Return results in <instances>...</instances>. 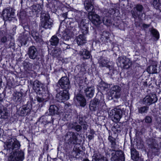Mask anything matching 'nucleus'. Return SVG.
<instances>
[{"instance_id": "obj_38", "label": "nucleus", "mask_w": 161, "mask_h": 161, "mask_svg": "<svg viewBox=\"0 0 161 161\" xmlns=\"http://www.w3.org/2000/svg\"><path fill=\"white\" fill-rule=\"evenodd\" d=\"M61 53V50L59 48L54 49L52 50V53L55 57L58 56Z\"/></svg>"}, {"instance_id": "obj_50", "label": "nucleus", "mask_w": 161, "mask_h": 161, "mask_svg": "<svg viewBox=\"0 0 161 161\" xmlns=\"http://www.w3.org/2000/svg\"><path fill=\"white\" fill-rule=\"evenodd\" d=\"M37 100L39 102H42L43 101V99L39 97H37L36 98Z\"/></svg>"}, {"instance_id": "obj_47", "label": "nucleus", "mask_w": 161, "mask_h": 161, "mask_svg": "<svg viewBox=\"0 0 161 161\" xmlns=\"http://www.w3.org/2000/svg\"><path fill=\"white\" fill-rule=\"evenodd\" d=\"M112 138L113 139V138L111 136V146H115L116 145V140L115 139H114V140H113L112 139Z\"/></svg>"}, {"instance_id": "obj_21", "label": "nucleus", "mask_w": 161, "mask_h": 161, "mask_svg": "<svg viewBox=\"0 0 161 161\" xmlns=\"http://www.w3.org/2000/svg\"><path fill=\"white\" fill-rule=\"evenodd\" d=\"M130 155L131 159L134 161H137L140 158L139 152L134 148L130 149Z\"/></svg>"}, {"instance_id": "obj_13", "label": "nucleus", "mask_w": 161, "mask_h": 161, "mask_svg": "<svg viewBox=\"0 0 161 161\" xmlns=\"http://www.w3.org/2000/svg\"><path fill=\"white\" fill-rule=\"evenodd\" d=\"M63 112V110L61 108L55 105H52L50 106L49 109L50 115H59Z\"/></svg>"}, {"instance_id": "obj_2", "label": "nucleus", "mask_w": 161, "mask_h": 161, "mask_svg": "<svg viewBox=\"0 0 161 161\" xmlns=\"http://www.w3.org/2000/svg\"><path fill=\"white\" fill-rule=\"evenodd\" d=\"M124 112V109L122 110L121 109L115 108L114 109L111 110V114L113 115L114 113V119H111V120L114 122V125L111 127V130L114 132V134H117V135L120 132L121 130V125L120 123L118 122Z\"/></svg>"}, {"instance_id": "obj_24", "label": "nucleus", "mask_w": 161, "mask_h": 161, "mask_svg": "<svg viewBox=\"0 0 161 161\" xmlns=\"http://www.w3.org/2000/svg\"><path fill=\"white\" fill-rule=\"evenodd\" d=\"M94 88L93 86L87 87L85 90L86 97L89 98H92L94 95Z\"/></svg>"}, {"instance_id": "obj_27", "label": "nucleus", "mask_w": 161, "mask_h": 161, "mask_svg": "<svg viewBox=\"0 0 161 161\" xmlns=\"http://www.w3.org/2000/svg\"><path fill=\"white\" fill-rule=\"evenodd\" d=\"M110 60L107 58H101L99 61L100 65L102 67L106 66L108 68H109L110 66L108 65V64Z\"/></svg>"}, {"instance_id": "obj_17", "label": "nucleus", "mask_w": 161, "mask_h": 161, "mask_svg": "<svg viewBox=\"0 0 161 161\" xmlns=\"http://www.w3.org/2000/svg\"><path fill=\"white\" fill-rule=\"evenodd\" d=\"M28 54L30 58L34 59L36 58L38 53L35 47L31 46L28 48Z\"/></svg>"}, {"instance_id": "obj_15", "label": "nucleus", "mask_w": 161, "mask_h": 161, "mask_svg": "<svg viewBox=\"0 0 161 161\" xmlns=\"http://www.w3.org/2000/svg\"><path fill=\"white\" fill-rule=\"evenodd\" d=\"M61 87L65 90L69 88V79L66 77H62L58 81Z\"/></svg>"}, {"instance_id": "obj_32", "label": "nucleus", "mask_w": 161, "mask_h": 161, "mask_svg": "<svg viewBox=\"0 0 161 161\" xmlns=\"http://www.w3.org/2000/svg\"><path fill=\"white\" fill-rule=\"evenodd\" d=\"M151 34L153 37L156 40H158L159 38V33L158 31L155 29L152 28L150 30Z\"/></svg>"}, {"instance_id": "obj_48", "label": "nucleus", "mask_w": 161, "mask_h": 161, "mask_svg": "<svg viewBox=\"0 0 161 161\" xmlns=\"http://www.w3.org/2000/svg\"><path fill=\"white\" fill-rule=\"evenodd\" d=\"M7 40V38L6 36H4L1 38V41L2 42L4 43L6 42Z\"/></svg>"}, {"instance_id": "obj_19", "label": "nucleus", "mask_w": 161, "mask_h": 161, "mask_svg": "<svg viewBox=\"0 0 161 161\" xmlns=\"http://www.w3.org/2000/svg\"><path fill=\"white\" fill-rule=\"evenodd\" d=\"M31 110V109L28 106L25 105L19 108V114L21 116H25L29 113Z\"/></svg>"}, {"instance_id": "obj_16", "label": "nucleus", "mask_w": 161, "mask_h": 161, "mask_svg": "<svg viewBox=\"0 0 161 161\" xmlns=\"http://www.w3.org/2000/svg\"><path fill=\"white\" fill-rule=\"evenodd\" d=\"M100 102L99 100L95 97L90 101L89 105L90 109L92 111H95L99 108Z\"/></svg>"}, {"instance_id": "obj_51", "label": "nucleus", "mask_w": 161, "mask_h": 161, "mask_svg": "<svg viewBox=\"0 0 161 161\" xmlns=\"http://www.w3.org/2000/svg\"><path fill=\"white\" fill-rule=\"evenodd\" d=\"M87 137L89 140H91L93 138L94 136L90 134Z\"/></svg>"}, {"instance_id": "obj_5", "label": "nucleus", "mask_w": 161, "mask_h": 161, "mask_svg": "<svg viewBox=\"0 0 161 161\" xmlns=\"http://www.w3.org/2000/svg\"><path fill=\"white\" fill-rule=\"evenodd\" d=\"M24 158V152L18 149L10 153L8 159V161H22Z\"/></svg>"}, {"instance_id": "obj_4", "label": "nucleus", "mask_w": 161, "mask_h": 161, "mask_svg": "<svg viewBox=\"0 0 161 161\" xmlns=\"http://www.w3.org/2000/svg\"><path fill=\"white\" fill-rule=\"evenodd\" d=\"M4 144V151L7 150L8 153L18 150L20 146L19 142L14 138L7 140Z\"/></svg>"}, {"instance_id": "obj_28", "label": "nucleus", "mask_w": 161, "mask_h": 161, "mask_svg": "<svg viewBox=\"0 0 161 161\" xmlns=\"http://www.w3.org/2000/svg\"><path fill=\"white\" fill-rule=\"evenodd\" d=\"M79 54L83 56V59H88L90 57V54L89 52L85 49H81L79 52Z\"/></svg>"}, {"instance_id": "obj_43", "label": "nucleus", "mask_w": 161, "mask_h": 161, "mask_svg": "<svg viewBox=\"0 0 161 161\" xmlns=\"http://www.w3.org/2000/svg\"><path fill=\"white\" fill-rule=\"evenodd\" d=\"M80 125H81V126H82V128L83 130H86L88 128V125L86 122H85L82 123V124H80Z\"/></svg>"}, {"instance_id": "obj_8", "label": "nucleus", "mask_w": 161, "mask_h": 161, "mask_svg": "<svg viewBox=\"0 0 161 161\" xmlns=\"http://www.w3.org/2000/svg\"><path fill=\"white\" fill-rule=\"evenodd\" d=\"M117 63L121 67L124 69H127L130 68L131 64L130 59L126 56L120 57L117 59Z\"/></svg>"}, {"instance_id": "obj_14", "label": "nucleus", "mask_w": 161, "mask_h": 161, "mask_svg": "<svg viewBox=\"0 0 161 161\" xmlns=\"http://www.w3.org/2000/svg\"><path fill=\"white\" fill-rule=\"evenodd\" d=\"M121 87L119 86H114V89L111 90V100L119 98L121 96Z\"/></svg>"}, {"instance_id": "obj_36", "label": "nucleus", "mask_w": 161, "mask_h": 161, "mask_svg": "<svg viewBox=\"0 0 161 161\" xmlns=\"http://www.w3.org/2000/svg\"><path fill=\"white\" fill-rule=\"evenodd\" d=\"M153 4L154 8L157 9L159 10L161 12V3H160L159 0H153Z\"/></svg>"}, {"instance_id": "obj_40", "label": "nucleus", "mask_w": 161, "mask_h": 161, "mask_svg": "<svg viewBox=\"0 0 161 161\" xmlns=\"http://www.w3.org/2000/svg\"><path fill=\"white\" fill-rule=\"evenodd\" d=\"M144 120L145 123H150L152 122V118L151 116H146L145 117Z\"/></svg>"}, {"instance_id": "obj_56", "label": "nucleus", "mask_w": 161, "mask_h": 161, "mask_svg": "<svg viewBox=\"0 0 161 161\" xmlns=\"http://www.w3.org/2000/svg\"><path fill=\"white\" fill-rule=\"evenodd\" d=\"M83 161H89V160L87 158L84 159Z\"/></svg>"}, {"instance_id": "obj_46", "label": "nucleus", "mask_w": 161, "mask_h": 161, "mask_svg": "<svg viewBox=\"0 0 161 161\" xmlns=\"http://www.w3.org/2000/svg\"><path fill=\"white\" fill-rule=\"evenodd\" d=\"M63 36L64 39L65 41H68L71 38V37H69V36H68L67 35H66V34L65 33L64 34Z\"/></svg>"}, {"instance_id": "obj_31", "label": "nucleus", "mask_w": 161, "mask_h": 161, "mask_svg": "<svg viewBox=\"0 0 161 161\" xmlns=\"http://www.w3.org/2000/svg\"><path fill=\"white\" fill-rule=\"evenodd\" d=\"M22 96V93L16 92L13 94V97H12V99L15 102H17L21 100Z\"/></svg>"}, {"instance_id": "obj_45", "label": "nucleus", "mask_w": 161, "mask_h": 161, "mask_svg": "<svg viewBox=\"0 0 161 161\" xmlns=\"http://www.w3.org/2000/svg\"><path fill=\"white\" fill-rule=\"evenodd\" d=\"M146 129L144 127L141 128L139 132V134L140 135H143L146 132Z\"/></svg>"}, {"instance_id": "obj_41", "label": "nucleus", "mask_w": 161, "mask_h": 161, "mask_svg": "<svg viewBox=\"0 0 161 161\" xmlns=\"http://www.w3.org/2000/svg\"><path fill=\"white\" fill-rule=\"evenodd\" d=\"M150 26V24H147L145 23H143L142 25L141 28L142 30L145 31L146 29L148 28Z\"/></svg>"}, {"instance_id": "obj_57", "label": "nucleus", "mask_w": 161, "mask_h": 161, "mask_svg": "<svg viewBox=\"0 0 161 161\" xmlns=\"http://www.w3.org/2000/svg\"><path fill=\"white\" fill-rule=\"evenodd\" d=\"M108 139L109 140V142H111V139L110 138V136H109L108 138Z\"/></svg>"}, {"instance_id": "obj_37", "label": "nucleus", "mask_w": 161, "mask_h": 161, "mask_svg": "<svg viewBox=\"0 0 161 161\" xmlns=\"http://www.w3.org/2000/svg\"><path fill=\"white\" fill-rule=\"evenodd\" d=\"M24 67L25 70L31 71L32 69V64L29 62H25L24 63Z\"/></svg>"}, {"instance_id": "obj_55", "label": "nucleus", "mask_w": 161, "mask_h": 161, "mask_svg": "<svg viewBox=\"0 0 161 161\" xmlns=\"http://www.w3.org/2000/svg\"><path fill=\"white\" fill-rule=\"evenodd\" d=\"M3 113V110L0 107V115H1Z\"/></svg>"}, {"instance_id": "obj_6", "label": "nucleus", "mask_w": 161, "mask_h": 161, "mask_svg": "<svg viewBox=\"0 0 161 161\" xmlns=\"http://www.w3.org/2000/svg\"><path fill=\"white\" fill-rule=\"evenodd\" d=\"M49 16L47 13L42 12L41 16V26L46 29H50L52 26L53 22L49 18Z\"/></svg>"}, {"instance_id": "obj_22", "label": "nucleus", "mask_w": 161, "mask_h": 161, "mask_svg": "<svg viewBox=\"0 0 161 161\" xmlns=\"http://www.w3.org/2000/svg\"><path fill=\"white\" fill-rule=\"evenodd\" d=\"M76 99L81 106L84 107L86 105V100L82 95L80 94L77 95L76 97Z\"/></svg>"}, {"instance_id": "obj_3", "label": "nucleus", "mask_w": 161, "mask_h": 161, "mask_svg": "<svg viewBox=\"0 0 161 161\" xmlns=\"http://www.w3.org/2000/svg\"><path fill=\"white\" fill-rule=\"evenodd\" d=\"M143 9L142 5L138 4L135 5L133 10L131 11L132 16L134 19L135 24L136 26L140 27L141 25V16L142 15Z\"/></svg>"}, {"instance_id": "obj_29", "label": "nucleus", "mask_w": 161, "mask_h": 161, "mask_svg": "<svg viewBox=\"0 0 161 161\" xmlns=\"http://www.w3.org/2000/svg\"><path fill=\"white\" fill-rule=\"evenodd\" d=\"M80 26L83 35H85L88 33V28L87 25L86 23H84L83 20H81L80 22Z\"/></svg>"}, {"instance_id": "obj_7", "label": "nucleus", "mask_w": 161, "mask_h": 161, "mask_svg": "<svg viewBox=\"0 0 161 161\" xmlns=\"http://www.w3.org/2000/svg\"><path fill=\"white\" fill-rule=\"evenodd\" d=\"M125 161V154L122 151L111 150V161Z\"/></svg>"}, {"instance_id": "obj_39", "label": "nucleus", "mask_w": 161, "mask_h": 161, "mask_svg": "<svg viewBox=\"0 0 161 161\" xmlns=\"http://www.w3.org/2000/svg\"><path fill=\"white\" fill-rule=\"evenodd\" d=\"M103 22L104 24L107 26H110V19L107 17H105L103 19Z\"/></svg>"}, {"instance_id": "obj_60", "label": "nucleus", "mask_w": 161, "mask_h": 161, "mask_svg": "<svg viewBox=\"0 0 161 161\" xmlns=\"http://www.w3.org/2000/svg\"><path fill=\"white\" fill-rule=\"evenodd\" d=\"M111 51H113V49H111Z\"/></svg>"}, {"instance_id": "obj_49", "label": "nucleus", "mask_w": 161, "mask_h": 161, "mask_svg": "<svg viewBox=\"0 0 161 161\" xmlns=\"http://www.w3.org/2000/svg\"><path fill=\"white\" fill-rule=\"evenodd\" d=\"M85 122L83 121V119L82 117H79L78 123L80 125L82 124V123Z\"/></svg>"}, {"instance_id": "obj_44", "label": "nucleus", "mask_w": 161, "mask_h": 161, "mask_svg": "<svg viewBox=\"0 0 161 161\" xmlns=\"http://www.w3.org/2000/svg\"><path fill=\"white\" fill-rule=\"evenodd\" d=\"M62 46L63 47L64 50H66L67 49H69L70 48V45H69L66 44L64 43L62 45Z\"/></svg>"}, {"instance_id": "obj_35", "label": "nucleus", "mask_w": 161, "mask_h": 161, "mask_svg": "<svg viewBox=\"0 0 161 161\" xmlns=\"http://www.w3.org/2000/svg\"><path fill=\"white\" fill-rule=\"evenodd\" d=\"M32 10L33 12H36V14H38L40 12L41 10V7L39 4L36 5H33L31 7Z\"/></svg>"}, {"instance_id": "obj_30", "label": "nucleus", "mask_w": 161, "mask_h": 161, "mask_svg": "<svg viewBox=\"0 0 161 161\" xmlns=\"http://www.w3.org/2000/svg\"><path fill=\"white\" fill-rule=\"evenodd\" d=\"M31 34L32 36L37 42L42 43L43 42L42 39L39 36V34L37 32L33 31H31Z\"/></svg>"}, {"instance_id": "obj_18", "label": "nucleus", "mask_w": 161, "mask_h": 161, "mask_svg": "<svg viewBox=\"0 0 161 161\" xmlns=\"http://www.w3.org/2000/svg\"><path fill=\"white\" fill-rule=\"evenodd\" d=\"M14 16V13L12 12L11 9L7 8L3 11V16L5 20H10Z\"/></svg>"}, {"instance_id": "obj_62", "label": "nucleus", "mask_w": 161, "mask_h": 161, "mask_svg": "<svg viewBox=\"0 0 161 161\" xmlns=\"http://www.w3.org/2000/svg\"><path fill=\"white\" fill-rule=\"evenodd\" d=\"M111 10H113V9L112 8H111Z\"/></svg>"}, {"instance_id": "obj_9", "label": "nucleus", "mask_w": 161, "mask_h": 161, "mask_svg": "<svg viewBox=\"0 0 161 161\" xmlns=\"http://www.w3.org/2000/svg\"><path fill=\"white\" fill-rule=\"evenodd\" d=\"M158 98L156 94H151L147 95L143 99V104L146 105L150 106L157 101Z\"/></svg>"}, {"instance_id": "obj_54", "label": "nucleus", "mask_w": 161, "mask_h": 161, "mask_svg": "<svg viewBox=\"0 0 161 161\" xmlns=\"http://www.w3.org/2000/svg\"><path fill=\"white\" fill-rule=\"evenodd\" d=\"M143 85H144L145 86H147V81L144 82V83H143Z\"/></svg>"}, {"instance_id": "obj_61", "label": "nucleus", "mask_w": 161, "mask_h": 161, "mask_svg": "<svg viewBox=\"0 0 161 161\" xmlns=\"http://www.w3.org/2000/svg\"><path fill=\"white\" fill-rule=\"evenodd\" d=\"M64 16L65 17L66 16V15H64Z\"/></svg>"}, {"instance_id": "obj_11", "label": "nucleus", "mask_w": 161, "mask_h": 161, "mask_svg": "<svg viewBox=\"0 0 161 161\" xmlns=\"http://www.w3.org/2000/svg\"><path fill=\"white\" fill-rule=\"evenodd\" d=\"M69 98V94L67 90L60 91L56 96V99L59 102L65 101Z\"/></svg>"}, {"instance_id": "obj_12", "label": "nucleus", "mask_w": 161, "mask_h": 161, "mask_svg": "<svg viewBox=\"0 0 161 161\" xmlns=\"http://www.w3.org/2000/svg\"><path fill=\"white\" fill-rule=\"evenodd\" d=\"M33 89L36 93L39 94L43 93L46 89L44 85L37 80L34 82Z\"/></svg>"}, {"instance_id": "obj_52", "label": "nucleus", "mask_w": 161, "mask_h": 161, "mask_svg": "<svg viewBox=\"0 0 161 161\" xmlns=\"http://www.w3.org/2000/svg\"><path fill=\"white\" fill-rule=\"evenodd\" d=\"M89 133L90 135L94 136V135L95 133V132L93 129H91Z\"/></svg>"}, {"instance_id": "obj_23", "label": "nucleus", "mask_w": 161, "mask_h": 161, "mask_svg": "<svg viewBox=\"0 0 161 161\" xmlns=\"http://www.w3.org/2000/svg\"><path fill=\"white\" fill-rule=\"evenodd\" d=\"M76 40L78 45H83L86 42V38L83 34L79 35L76 38Z\"/></svg>"}, {"instance_id": "obj_26", "label": "nucleus", "mask_w": 161, "mask_h": 161, "mask_svg": "<svg viewBox=\"0 0 161 161\" xmlns=\"http://www.w3.org/2000/svg\"><path fill=\"white\" fill-rule=\"evenodd\" d=\"M92 157V161H106L104 157L98 153H95Z\"/></svg>"}, {"instance_id": "obj_42", "label": "nucleus", "mask_w": 161, "mask_h": 161, "mask_svg": "<svg viewBox=\"0 0 161 161\" xmlns=\"http://www.w3.org/2000/svg\"><path fill=\"white\" fill-rule=\"evenodd\" d=\"M65 33L66 34V35H67L68 36H69V37L71 38L73 37L74 35V34L72 32L68 30H66Z\"/></svg>"}, {"instance_id": "obj_25", "label": "nucleus", "mask_w": 161, "mask_h": 161, "mask_svg": "<svg viewBox=\"0 0 161 161\" xmlns=\"http://www.w3.org/2000/svg\"><path fill=\"white\" fill-rule=\"evenodd\" d=\"M69 128L70 129H74L78 132L81 130L82 128L81 125L78 124L76 122L70 123L69 125Z\"/></svg>"}, {"instance_id": "obj_58", "label": "nucleus", "mask_w": 161, "mask_h": 161, "mask_svg": "<svg viewBox=\"0 0 161 161\" xmlns=\"http://www.w3.org/2000/svg\"><path fill=\"white\" fill-rule=\"evenodd\" d=\"M2 81V78L0 77V82H1Z\"/></svg>"}, {"instance_id": "obj_59", "label": "nucleus", "mask_w": 161, "mask_h": 161, "mask_svg": "<svg viewBox=\"0 0 161 161\" xmlns=\"http://www.w3.org/2000/svg\"><path fill=\"white\" fill-rule=\"evenodd\" d=\"M78 153H77L76 155L75 156V157H76V158H77V156L78 155Z\"/></svg>"}, {"instance_id": "obj_10", "label": "nucleus", "mask_w": 161, "mask_h": 161, "mask_svg": "<svg viewBox=\"0 0 161 161\" xmlns=\"http://www.w3.org/2000/svg\"><path fill=\"white\" fill-rule=\"evenodd\" d=\"M65 140L68 144H75L77 140V135L74 132H68L65 136Z\"/></svg>"}, {"instance_id": "obj_33", "label": "nucleus", "mask_w": 161, "mask_h": 161, "mask_svg": "<svg viewBox=\"0 0 161 161\" xmlns=\"http://www.w3.org/2000/svg\"><path fill=\"white\" fill-rule=\"evenodd\" d=\"M149 107L146 106H142L138 107V112L139 114L146 113L149 110Z\"/></svg>"}, {"instance_id": "obj_20", "label": "nucleus", "mask_w": 161, "mask_h": 161, "mask_svg": "<svg viewBox=\"0 0 161 161\" xmlns=\"http://www.w3.org/2000/svg\"><path fill=\"white\" fill-rule=\"evenodd\" d=\"M158 64L157 63L154 62L151 65L148 66L147 68V71L149 74H157V72Z\"/></svg>"}, {"instance_id": "obj_53", "label": "nucleus", "mask_w": 161, "mask_h": 161, "mask_svg": "<svg viewBox=\"0 0 161 161\" xmlns=\"http://www.w3.org/2000/svg\"><path fill=\"white\" fill-rule=\"evenodd\" d=\"M14 43L13 42H11L10 44H9V47H11L12 46H13L14 45Z\"/></svg>"}, {"instance_id": "obj_1", "label": "nucleus", "mask_w": 161, "mask_h": 161, "mask_svg": "<svg viewBox=\"0 0 161 161\" xmlns=\"http://www.w3.org/2000/svg\"><path fill=\"white\" fill-rule=\"evenodd\" d=\"M94 2L93 0H85V7L89 13L88 18L92 23L96 26L99 25L101 23L99 16L94 12Z\"/></svg>"}, {"instance_id": "obj_34", "label": "nucleus", "mask_w": 161, "mask_h": 161, "mask_svg": "<svg viewBox=\"0 0 161 161\" xmlns=\"http://www.w3.org/2000/svg\"><path fill=\"white\" fill-rule=\"evenodd\" d=\"M59 41V39L55 36H52L50 40L51 44L53 46L57 45L58 44Z\"/></svg>"}]
</instances>
